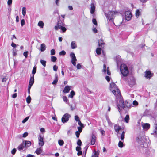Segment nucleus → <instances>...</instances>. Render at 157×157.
<instances>
[{
  "label": "nucleus",
  "mask_w": 157,
  "mask_h": 157,
  "mask_svg": "<svg viewBox=\"0 0 157 157\" xmlns=\"http://www.w3.org/2000/svg\"><path fill=\"white\" fill-rule=\"evenodd\" d=\"M25 22L24 19H22L21 20V26H23L24 25V24H25Z\"/></svg>",
  "instance_id": "nucleus-57"
},
{
  "label": "nucleus",
  "mask_w": 157,
  "mask_h": 157,
  "mask_svg": "<svg viewBox=\"0 0 157 157\" xmlns=\"http://www.w3.org/2000/svg\"><path fill=\"white\" fill-rule=\"evenodd\" d=\"M41 63L43 65L44 67H45L46 66V61L41 60L40 61Z\"/></svg>",
  "instance_id": "nucleus-42"
},
{
  "label": "nucleus",
  "mask_w": 157,
  "mask_h": 157,
  "mask_svg": "<svg viewBox=\"0 0 157 157\" xmlns=\"http://www.w3.org/2000/svg\"><path fill=\"white\" fill-rule=\"evenodd\" d=\"M28 51H26L25 52L23 53V55L26 58H27L28 57Z\"/></svg>",
  "instance_id": "nucleus-58"
},
{
  "label": "nucleus",
  "mask_w": 157,
  "mask_h": 157,
  "mask_svg": "<svg viewBox=\"0 0 157 157\" xmlns=\"http://www.w3.org/2000/svg\"><path fill=\"white\" fill-rule=\"evenodd\" d=\"M94 154L91 157H98L99 153L98 152L96 151H94Z\"/></svg>",
  "instance_id": "nucleus-38"
},
{
  "label": "nucleus",
  "mask_w": 157,
  "mask_h": 157,
  "mask_svg": "<svg viewBox=\"0 0 157 157\" xmlns=\"http://www.w3.org/2000/svg\"><path fill=\"white\" fill-rule=\"evenodd\" d=\"M66 54L65 51L64 50H62L59 53V55L60 56H64Z\"/></svg>",
  "instance_id": "nucleus-48"
},
{
  "label": "nucleus",
  "mask_w": 157,
  "mask_h": 157,
  "mask_svg": "<svg viewBox=\"0 0 157 157\" xmlns=\"http://www.w3.org/2000/svg\"><path fill=\"white\" fill-rule=\"evenodd\" d=\"M115 13L114 11H109L108 14L105 13V16H106L108 19H109V21H112L113 22V19L114 15Z\"/></svg>",
  "instance_id": "nucleus-5"
},
{
  "label": "nucleus",
  "mask_w": 157,
  "mask_h": 157,
  "mask_svg": "<svg viewBox=\"0 0 157 157\" xmlns=\"http://www.w3.org/2000/svg\"><path fill=\"white\" fill-rule=\"evenodd\" d=\"M124 15L126 20L129 21L131 19L132 15L130 11L128 10L124 11Z\"/></svg>",
  "instance_id": "nucleus-8"
},
{
  "label": "nucleus",
  "mask_w": 157,
  "mask_h": 157,
  "mask_svg": "<svg viewBox=\"0 0 157 157\" xmlns=\"http://www.w3.org/2000/svg\"><path fill=\"white\" fill-rule=\"evenodd\" d=\"M70 55L71 58V63L74 66H75L76 64V61H77V59L75 54L73 52H71Z\"/></svg>",
  "instance_id": "nucleus-9"
},
{
  "label": "nucleus",
  "mask_w": 157,
  "mask_h": 157,
  "mask_svg": "<svg viewBox=\"0 0 157 157\" xmlns=\"http://www.w3.org/2000/svg\"><path fill=\"white\" fill-rule=\"evenodd\" d=\"M26 8L25 7H23L22 8V13L24 16H25L26 14Z\"/></svg>",
  "instance_id": "nucleus-43"
},
{
  "label": "nucleus",
  "mask_w": 157,
  "mask_h": 157,
  "mask_svg": "<svg viewBox=\"0 0 157 157\" xmlns=\"http://www.w3.org/2000/svg\"><path fill=\"white\" fill-rule=\"evenodd\" d=\"M112 92L116 97L118 96L121 95L120 91L118 88L113 90H112Z\"/></svg>",
  "instance_id": "nucleus-11"
},
{
  "label": "nucleus",
  "mask_w": 157,
  "mask_h": 157,
  "mask_svg": "<svg viewBox=\"0 0 157 157\" xmlns=\"http://www.w3.org/2000/svg\"><path fill=\"white\" fill-rule=\"evenodd\" d=\"M63 26H60V27H59V29H60L62 31L63 33H64L66 32L67 29Z\"/></svg>",
  "instance_id": "nucleus-34"
},
{
  "label": "nucleus",
  "mask_w": 157,
  "mask_h": 157,
  "mask_svg": "<svg viewBox=\"0 0 157 157\" xmlns=\"http://www.w3.org/2000/svg\"><path fill=\"white\" fill-rule=\"evenodd\" d=\"M107 73L108 75H111V72L110 71L109 67H108L107 69Z\"/></svg>",
  "instance_id": "nucleus-54"
},
{
  "label": "nucleus",
  "mask_w": 157,
  "mask_h": 157,
  "mask_svg": "<svg viewBox=\"0 0 157 157\" xmlns=\"http://www.w3.org/2000/svg\"><path fill=\"white\" fill-rule=\"evenodd\" d=\"M31 98L29 95L26 98V102L27 103L29 104L30 103L31 101Z\"/></svg>",
  "instance_id": "nucleus-41"
},
{
  "label": "nucleus",
  "mask_w": 157,
  "mask_h": 157,
  "mask_svg": "<svg viewBox=\"0 0 157 157\" xmlns=\"http://www.w3.org/2000/svg\"><path fill=\"white\" fill-rule=\"evenodd\" d=\"M98 46L101 48H103L104 47V45L105 43L103 42V40L102 39H101L98 40Z\"/></svg>",
  "instance_id": "nucleus-16"
},
{
  "label": "nucleus",
  "mask_w": 157,
  "mask_h": 157,
  "mask_svg": "<svg viewBox=\"0 0 157 157\" xmlns=\"http://www.w3.org/2000/svg\"><path fill=\"white\" fill-rule=\"evenodd\" d=\"M46 47L44 44H41L40 50L41 52H43L46 49Z\"/></svg>",
  "instance_id": "nucleus-25"
},
{
  "label": "nucleus",
  "mask_w": 157,
  "mask_h": 157,
  "mask_svg": "<svg viewBox=\"0 0 157 157\" xmlns=\"http://www.w3.org/2000/svg\"><path fill=\"white\" fill-rule=\"evenodd\" d=\"M71 87V86H65L63 90V92L65 93H68L69 92Z\"/></svg>",
  "instance_id": "nucleus-19"
},
{
  "label": "nucleus",
  "mask_w": 157,
  "mask_h": 157,
  "mask_svg": "<svg viewBox=\"0 0 157 157\" xmlns=\"http://www.w3.org/2000/svg\"><path fill=\"white\" fill-rule=\"evenodd\" d=\"M55 79L52 82V84L53 85L56 84L58 81V77L57 74L55 75Z\"/></svg>",
  "instance_id": "nucleus-22"
},
{
  "label": "nucleus",
  "mask_w": 157,
  "mask_h": 157,
  "mask_svg": "<svg viewBox=\"0 0 157 157\" xmlns=\"http://www.w3.org/2000/svg\"><path fill=\"white\" fill-rule=\"evenodd\" d=\"M120 56H117L116 57V61L117 65H118L119 62H120Z\"/></svg>",
  "instance_id": "nucleus-30"
},
{
  "label": "nucleus",
  "mask_w": 157,
  "mask_h": 157,
  "mask_svg": "<svg viewBox=\"0 0 157 157\" xmlns=\"http://www.w3.org/2000/svg\"><path fill=\"white\" fill-rule=\"evenodd\" d=\"M143 116L151 117V119L155 121L157 119V116L154 115V112L150 110L146 109L144 113Z\"/></svg>",
  "instance_id": "nucleus-4"
},
{
  "label": "nucleus",
  "mask_w": 157,
  "mask_h": 157,
  "mask_svg": "<svg viewBox=\"0 0 157 157\" xmlns=\"http://www.w3.org/2000/svg\"><path fill=\"white\" fill-rule=\"evenodd\" d=\"M143 129L144 130H148L150 127V124L148 123H146L144 124L143 126Z\"/></svg>",
  "instance_id": "nucleus-18"
},
{
  "label": "nucleus",
  "mask_w": 157,
  "mask_h": 157,
  "mask_svg": "<svg viewBox=\"0 0 157 157\" xmlns=\"http://www.w3.org/2000/svg\"><path fill=\"white\" fill-rule=\"evenodd\" d=\"M128 84L131 87H132L136 84V80L135 78L133 77H131L128 79Z\"/></svg>",
  "instance_id": "nucleus-7"
},
{
  "label": "nucleus",
  "mask_w": 157,
  "mask_h": 157,
  "mask_svg": "<svg viewBox=\"0 0 157 157\" xmlns=\"http://www.w3.org/2000/svg\"><path fill=\"white\" fill-rule=\"evenodd\" d=\"M75 119L76 121H78L80 120L79 117L78 115L75 116Z\"/></svg>",
  "instance_id": "nucleus-55"
},
{
  "label": "nucleus",
  "mask_w": 157,
  "mask_h": 157,
  "mask_svg": "<svg viewBox=\"0 0 157 157\" xmlns=\"http://www.w3.org/2000/svg\"><path fill=\"white\" fill-rule=\"evenodd\" d=\"M129 120V116L128 115H127L124 118L125 121L126 123H128Z\"/></svg>",
  "instance_id": "nucleus-36"
},
{
  "label": "nucleus",
  "mask_w": 157,
  "mask_h": 157,
  "mask_svg": "<svg viewBox=\"0 0 157 157\" xmlns=\"http://www.w3.org/2000/svg\"><path fill=\"white\" fill-rule=\"evenodd\" d=\"M58 69V66L56 65H54L53 67V69L54 71H57Z\"/></svg>",
  "instance_id": "nucleus-62"
},
{
  "label": "nucleus",
  "mask_w": 157,
  "mask_h": 157,
  "mask_svg": "<svg viewBox=\"0 0 157 157\" xmlns=\"http://www.w3.org/2000/svg\"><path fill=\"white\" fill-rule=\"evenodd\" d=\"M105 78L108 82H109L110 81V78L109 76H106Z\"/></svg>",
  "instance_id": "nucleus-64"
},
{
  "label": "nucleus",
  "mask_w": 157,
  "mask_h": 157,
  "mask_svg": "<svg viewBox=\"0 0 157 157\" xmlns=\"http://www.w3.org/2000/svg\"><path fill=\"white\" fill-rule=\"evenodd\" d=\"M76 150L77 151H81V148L80 146H77L76 148Z\"/></svg>",
  "instance_id": "nucleus-61"
},
{
  "label": "nucleus",
  "mask_w": 157,
  "mask_h": 157,
  "mask_svg": "<svg viewBox=\"0 0 157 157\" xmlns=\"http://www.w3.org/2000/svg\"><path fill=\"white\" fill-rule=\"evenodd\" d=\"M24 147V144L23 142L19 146H18L17 147V149L19 151H21L23 150V148Z\"/></svg>",
  "instance_id": "nucleus-29"
},
{
  "label": "nucleus",
  "mask_w": 157,
  "mask_h": 157,
  "mask_svg": "<svg viewBox=\"0 0 157 157\" xmlns=\"http://www.w3.org/2000/svg\"><path fill=\"white\" fill-rule=\"evenodd\" d=\"M59 144L60 146H62L64 144V141L62 140H59L58 141Z\"/></svg>",
  "instance_id": "nucleus-35"
},
{
  "label": "nucleus",
  "mask_w": 157,
  "mask_h": 157,
  "mask_svg": "<svg viewBox=\"0 0 157 157\" xmlns=\"http://www.w3.org/2000/svg\"><path fill=\"white\" fill-rule=\"evenodd\" d=\"M96 137L95 136L94 134H92L90 138L91 145H93L95 144L96 140Z\"/></svg>",
  "instance_id": "nucleus-13"
},
{
  "label": "nucleus",
  "mask_w": 157,
  "mask_h": 157,
  "mask_svg": "<svg viewBox=\"0 0 157 157\" xmlns=\"http://www.w3.org/2000/svg\"><path fill=\"white\" fill-rule=\"evenodd\" d=\"M145 73V77L147 78H150L153 75V74L152 73L151 71H146Z\"/></svg>",
  "instance_id": "nucleus-12"
},
{
  "label": "nucleus",
  "mask_w": 157,
  "mask_h": 157,
  "mask_svg": "<svg viewBox=\"0 0 157 157\" xmlns=\"http://www.w3.org/2000/svg\"><path fill=\"white\" fill-rule=\"evenodd\" d=\"M75 92L74 91L72 90L70 92V94L69 95V97L72 98H73V96L75 95Z\"/></svg>",
  "instance_id": "nucleus-40"
},
{
  "label": "nucleus",
  "mask_w": 157,
  "mask_h": 157,
  "mask_svg": "<svg viewBox=\"0 0 157 157\" xmlns=\"http://www.w3.org/2000/svg\"><path fill=\"white\" fill-rule=\"evenodd\" d=\"M44 25V24L42 21H40L38 24V25L42 28H43Z\"/></svg>",
  "instance_id": "nucleus-32"
},
{
  "label": "nucleus",
  "mask_w": 157,
  "mask_h": 157,
  "mask_svg": "<svg viewBox=\"0 0 157 157\" xmlns=\"http://www.w3.org/2000/svg\"><path fill=\"white\" fill-rule=\"evenodd\" d=\"M101 49L100 48H98L96 49V52L97 54L98 55H100L101 53Z\"/></svg>",
  "instance_id": "nucleus-31"
},
{
  "label": "nucleus",
  "mask_w": 157,
  "mask_h": 157,
  "mask_svg": "<svg viewBox=\"0 0 157 157\" xmlns=\"http://www.w3.org/2000/svg\"><path fill=\"white\" fill-rule=\"evenodd\" d=\"M44 138L41 136L40 134H39L38 136V140L39 141L38 144L40 146H42L44 145V142L43 141Z\"/></svg>",
  "instance_id": "nucleus-10"
},
{
  "label": "nucleus",
  "mask_w": 157,
  "mask_h": 157,
  "mask_svg": "<svg viewBox=\"0 0 157 157\" xmlns=\"http://www.w3.org/2000/svg\"><path fill=\"white\" fill-rule=\"evenodd\" d=\"M71 47L72 49H75L77 48V46L76 44L75 41H73L71 42Z\"/></svg>",
  "instance_id": "nucleus-23"
},
{
  "label": "nucleus",
  "mask_w": 157,
  "mask_h": 157,
  "mask_svg": "<svg viewBox=\"0 0 157 157\" xmlns=\"http://www.w3.org/2000/svg\"><path fill=\"white\" fill-rule=\"evenodd\" d=\"M84 127V126H80L77 128L78 130V132H81L82 130V128Z\"/></svg>",
  "instance_id": "nucleus-49"
},
{
  "label": "nucleus",
  "mask_w": 157,
  "mask_h": 157,
  "mask_svg": "<svg viewBox=\"0 0 157 157\" xmlns=\"http://www.w3.org/2000/svg\"><path fill=\"white\" fill-rule=\"evenodd\" d=\"M36 66H34L33 69L32 71V74L33 75L32 76H34V74L36 73Z\"/></svg>",
  "instance_id": "nucleus-33"
},
{
  "label": "nucleus",
  "mask_w": 157,
  "mask_h": 157,
  "mask_svg": "<svg viewBox=\"0 0 157 157\" xmlns=\"http://www.w3.org/2000/svg\"><path fill=\"white\" fill-rule=\"evenodd\" d=\"M64 20H61L59 19L57 22V25H58L60 27V26H64L65 24L64 23Z\"/></svg>",
  "instance_id": "nucleus-21"
},
{
  "label": "nucleus",
  "mask_w": 157,
  "mask_h": 157,
  "mask_svg": "<svg viewBox=\"0 0 157 157\" xmlns=\"http://www.w3.org/2000/svg\"><path fill=\"white\" fill-rule=\"evenodd\" d=\"M125 132L123 131L121 136V140H123L124 138Z\"/></svg>",
  "instance_id": "nucleus-37"
},
{
  "label": "nucleus",
  "mask_w": 157,
  "mask_h": 157,
  "mask_svg": "<svg viewBox=\"0 0 157 157\" xmlns=\"http://www.w3.org/2000/svg\"><path fill=\"white\" fill-rule=\"evenodd\" d=\"M30 117L28 116L27 117L25 118L22 121V122L23 123H25L28 120V119Z\"/></svg>",
  "instance_id": "nucleus-47"
},
{
  "label": "nucleus",
  "mask_w": 157,
  "mask_h": 157,
  "mask_svg": "<svg viewBox=\"0 0 157 157\" xmlns=\"http://www.w3.org/2000/svg\"><path fill=\"white\" fill-rule=\"evenodd\" d=\"M154 127L155 129L154 130V133H151V135H154V133H155L156 134H157V124H154Z\"/></svg>",
  "instance_id": "nucleus-28"
},
{
  "label": "nucleus",
  "mask_w": 157,
  "mask_h": 157,
  "mask_svg": "<svg viewBox=\"0 0 157 157\" xmlns=\"http://www.w3.org/2000/svg\"><path fill=\"white\" fill-rule=\"evenodd\" d=\"M17 150L15 148L13 149L12 151H11V153L13 155H14L15 154L16 151Z\"/></svg>",
  "instance_id": "nucleus-59"
},
{
  "label": "nucleus",
  "mask_w": 157,
  "mask_h": 157,
  "mask_svg": "<svg viewBox=\"0 0 157 157\" xmlns=\"http://www.w3.org/2000/svg\"><path fill=\"white\" fill-rule=\"evenodd\" d=\"M120 71L124 76H127L129 74V71L128 67L125 64H121L120 67Z\"/></svg>",
  "instance_id": "nucleus-3"
},
{
  "label": "nucleus",
  "mask_w": 157,
  "mask_h": 157,
  "mask_svg": "<svg viewBox=\"0 0 157 157\" xmlns=\"http://www.w3.org/2000/svg\"><path fill=\"white\" fill-rule=\"evenodd\" d=\"M55 54V50L54 49H52L51 50V55H54Z\"/></svg>",
  "instance_id": "nucleus-56"
},
{
  "label": "nucleus",
  "mask_w": 157,
  "mask_h": 157,
  "mask_svg": "<svg viewBox=\"0 0 157 157\" xmlns=\"http://www.w3.org/2000/svg\"><path fill=\"white\" fill-rule=\"evenodd\" d=\"M63 101L65 102H67V101H68V100L67 99V97L66 96H64L63 97Z\"/></svg>",
  "instance_id": "nucleus-60"
},
{
  "label": "nucleus",
  "mask_w": 157,
  "mask_h": 157,
  "mask_svg": "<svg viewBox=\"0 0 157 157\" xmlns=\"http://www.w3.org/2000/svg\"><path fill=\"white\" fill-rule=\"evenodd\" d=\"M57 59L56 57L54 56H51V61L52 62H56Z\"/></svg>",
  "instance_id": "nucleus-39"
},
{
  "label": "nucleus",
  "mask_w": 157,
  "mask_h": 157,
  "mask_svg": "<svg viewBox=\"0 0 157 157\" xmlns=\"http://www.w3.org/2000/svg\"><path fill=\"white\" fill-rule=\"evenodd\" d=\"M71 117V115L68 113H65L61 119L62 122L63 123H67Z\"/></svg>",
  "instance_id": "nucleus-6"
},
{
  "label": "nucleus",
  "mask_w": 157,
  "mask_h": 157,
  "mask_svg": "<svg viewBox=\"0 0 157 157\" xmlns=\"http://www.w3.org/2000/svg\"><path fill=\"white\" fill-rule=\"evenodd\" d=\"M106 118L108 123L109 125L112 126L113 125L112 123L111 122L110 119L108 116H106Z\"/></svg>",
  "instance_id": "nucleus-27"
},
{
  "label": "nucleus",
  "mask_w": 157,
  "mask_h": 157,
  "mask_svg": "<svg viewBox=\"0 0 157 157\" xmlns=\"http://www.w3.org/2000/svg\"><path fill=\"white\" fill-rule=\"evenodd\" d=\"M114 128L115 131L117 133L119 132V130L122 129V128L121 126H118L117 124L115 125L114 126Z\"/></svg>",
  "instance_id": "nucleus-20"
},
{
  "label": "nucleus",
  "mask_w": 157,
  "mask_h": 157,
  "mask_svg": "<svg viewBox=\"0 0 157 157\" xmlns=\"http://www.w3.org/2000/svg\"><path fill=\"white\" fill-rule=\"evenodd\" d=\"M131 106L132 104L129 101L126 100L124 101L123 99H121L119 100V104L117 105V108L121 113L123 109L125 110H128L131 108Z\"/></svg>",
  "instance_id": "nucleus-1"
},
{
  "label": "nucleus",
  "mask_w": 157,
  "mask_h": 157,
  "mask_svg": "<svg viewBox=\"0 0 157 157\" xmlns=\"http://www.w3.org/2000/svg\"><path fill=\"white\" fill-rule=\"evenodd\" d=\"M91 8L90 9V12L91 14L94 13L95 9V7L94 3L93 2L91 3L90 4Z\"/></svg>",
  "instance_id": "nucleus-14"
},
{
  "label": "nucleus",
  "mask_w": 157,
  "mask_h": 157,
  "mask_svg": "<svg viewBox=\"0 0 157 157\" xmlns=\"http://www.w3.org/2000/svg\"><path fill=\"white\" fill-rule=\"evenodd\" d=\"M103 69L102 70V72L105 73L106 72V66L105 64H104L103 66Z\"/></svg>",
  "instance_id": "nucleus-46"
},
{
  "label": "nucleus",
  "mask_w": 157,
  "mask_h": 157,
  "mask_svg": "<svg viewBox=\"0 0 157 157\" xmlns=\"http://www.w3.org/2000/svg\"><path fill=\"white\" fill-rule=\"evenodd\" d=\"M34 76H33L31 75L29 83L33 85L34 82Z\"/></svg>",
  "instance_id": "nucleus-24"
},
{
  "label": "nucleus",
  "mask_w": 157,
  "mask_h": 157,
  "mask_svg": "<svg viewBox=\"0 0 157 157\" xmlns=\"http://www.w3.org/2000/svg\"><path fill=\"white\" fill-rule=\"evenodd\" d=\"M140 12L139 10H137L136 12V17H138L140 15Z\"/></svg>",
  "instance_id": "nucleus-51"
},
{
  "label": "nucleus",
  "mask_w": 157,
  "mask_h": 157,
  "mask_svg": "<svg viewBox=\"0 0 157 157\" xmlns=\"http://www.w3.org/2000/svg\"><path fill=\"white\" fill-rule=\"evenodd\" d=\"M12 52L13 56H17V50L16 48H13Z\"/></svg>",
  "instance_id": "nucleus-44"
},
{
  "label": "nucleus",
  "mask_w": 157,
  "mask_h": 157,
  "mask_svg": "<svg viewBox=\"0 0 157 157\" xmlns=\"http://www.w3.org/2000/svg\"><path fill=\"white\" fill-rule=\"evenodd\" d=\"M7 79L6 77H4L2 78V81L3 82H6Z\"/></svg>",
  "instance_id": "nucleus-63"
},
{
  "label": "nucleus",
  "mask_w": 157,
  "mask_h": 157,
  "mask_svg": "<svg viewBox=\"0 0 157 157\" xmlns=\"http://www.w3.org/2000/svg\"><path fill=\"white\" fill-rule=\"evenodd\" d=\"M144 137H137L136 138V141L138 143L140 146V152L144 153L145 151H146L147 148L144 146Z\"/></svg>",
  "instance_id": "nucleus-2"
},
{
  "label": "nucleus",
  "mask_w": 157,
  "mask_h": 157,
  "mask_svg": "<svg viewBox=\"0 0 157 157\" xmlns=\"http://www.w3.org/2000/svg\"><path fill=\"white\" fill-rule=\"evenodd\" d=\"M110 90H112L113 89H115L118 88L117 86L114 82H112L110 85Z\"/></svg>",
  "instance_id": "nucleus-17"
},
{
  "label": "nucleus",
  "mask_w": 157,
  "mask_h": 157,
  "mask_svg": "<svg viewBox=\"0 0 157 157\" xmlns=\"http://www.w3.org/2000/svg\"><path fill=\"white\" fill-rule=\"evenodd\" d=\"M42 150L41 148H37L36 149V151H35V152L37 155L40 154L42 152Z\"/></svg>",
  "instance_id": "nucleus-26"
},
{
  "label": "nucleus",
  "mask_w": 157,
  "mask_h": 157,
  "mask_svg": "<svg viewBox=\"0 0 157 157\" xmlns=\"http://www.w3.org/2000/svg\"><path fill=\"white\" fill-rule=\"evenodd\" d=\"M82 143L80 140L78 139V140L77 143V145H78V146H81L82 145Z\"/></svg>",
  "instance_id": "nucleus-50"
},
{
  "label": "nucleus",
  "mask_w": 157,
  "mask_h": 157,
  "mask_svg": "<svg viewBox=\"0 0 157 157\" xmlns=\"http://www.w3.org/2000/svg\"><path fill=\"white\" fill-rule=\"evenodd\" d=\"M92 22L95 25H97V22L96 19L95 18H93L92 19Z\"/></svg>",
  "instance_id": "nucleus-52"
},
{
  "label": "nucleus",
  "mask_w": 157,
  "mask_h": 157,
  "mask_svg": "<svg viewBox=\"0 0 157 157\" xmlns=\"http://www.w3.org/2000/svg\"><path fill=\"white\" fill-rule=\"evenodd\" d=\"M23 142L24 143V146L26 148L29 147L31 144V142L29 141L24 140Z\"/></svg>",
  "instance_id": "nucleus-15"
},
{
  "label": "nucleus",
  "mask_w": 157,
  "mask_h": 157,
  "mask_svg": "<svg viewBox=\"0 0 157 157\" xmlns=\"http://www.w3.org/2000/svg\"><path fill=\"white\" fill-rule=\"evenodd\" d=\"M118 146L119 147L122 148L123 147V143L122 141H120L118 144Z\"/></svg>",
  "instance_id": "nucleus-45"
},
{
  "label": "nucleus",
  "mask_w": 157,
  "mask_h": 157,
  "mask_svg": "<svg viewBox=\"0 0 157 157\" xmlns=\"http://www.w3.org/2000/svg\"><path fill=\"white\" fill-rule=\"evenodd\" d=\"M80 133H81V132H78V131H76L75 132V134L77 138H79Z\"/></svg>",
  "instance_id": "nucleus-53"
}]
</instances>
